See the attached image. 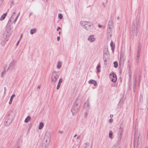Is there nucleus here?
<instances>
[{"mask_svg":"<svg viewBox=\"0 0 148 148\" xmlns=\"http://www.w3.org/2000/svg\"><path fill=\"white\" fill-rule=\"evenodd\" d=\"M94 36V35H93L89 36L88 38V40L91 42H94L95 40V38Z\"/></svg>","mask_w":148,"mask_h":148,"instance_id":"obj_12","label":"nucleus"},{"mask_svg":"<svg viewBox=\"0 0 148 148\" xmlns=\"http://www.w3.org/2000/svg\"><path fill=\"white\" fill-rule=\"evenodd\" d=\"M114 67L115 68H116L118 66V64L117 61H114Z\"/></svg>","mask_w":148,"mask_h":148,"instance_id":"obj_27","label":"nucleus"},{"mask_svg":"<svg viewBox=\"0 0 148 148\" xmlns=\"http://www.w3.org/2000/svg\"><path fill=\"white\" fill-rule=\"evenodd\" d=\"M13 3H14V1H11V3L12 4H13Z\"/></svg>","mask_w":148,"mask_h":148,"instance_id":"obj_59","label":"nucleus"},{"mask_svg":"<svg viewBox=\"0 0 148 148\" xmlns=\"http://www.w3.org/2000/svg\"><path fill=\"white\" fill-rule=\"evenodd\" d=\"M119 16H118V17H117V19L118 20H119Z\"/></svg>","mask_w":148,"mask_h":148,"instance_id":"obj_58","label":"nucleus"},{"mask_svg":"<svg viewBox=\"0 0 148 148\" xmlns=\"http://www.w3.org/2000/svg\"><path fill=\"white\" fill-rule=\"evenodd\" d=\"M124 103V101L122 99H121L119 102L118 107L119 108H120L123 106Z\"/></svg>","mask_w":148,"mask_h":148,"instance_id":"obj_13","label":"nucleus"},{"mask_svg":"<svg viewBox=\"0 0 148 148\" xmlns=\"http://www.w3.org/2000/svg\"><path fill=\"white\" fill-rule=\"evenodd\" d=\"M4 89H5V88H4Z\"/></svg>","mask_w":148,"mask_h":148,"instance_id":"obj_64","label":"nucleus"},{"mask_svg":"<svg viewBox=\"0 0 148 148\" xmlns=\"http://www.w3.org/2000/svg\"><path fill=\"white\" fill-rule=\"evenodd\" d=\"M113 116L112 114L110 115V117L111 118H112V117H113Z\"/></svg>","mask_w":148,"mask_h":148,"instance_id":"obj_51","label":"nucleus"},{"mask_svg":"<svg viewBox=\"0 0 148 148\" xmlns=\"http://www.w3.org/2000/svg\"><path fill=\"white\" fill-rule=\"evenodd\" d=\"M84 114L85 115V117H86L88 115V112H85L84 113Z\"/></svg>","mask_w":148,"mask_h":148,"instance_id":"obj_39","label":"nucleus"},{"mask_svg":"<svg viewBox=\"0 0 148 148\" xmlns=\"http://www.w3.org/2000/svg\"><path fill=\"white\" fill-rule=\"evenodd\" d=\"M22 36H23V34H21V37H20V38H19V40H21V38H22Z\"/></svg>","mask_w":148,"mask_h":148,"instance_id":"obj_47","label":"nucleus"},{"mask_svg":"<svg viewBox=\"0 0 148 148\" xmlns=\"http://www.w3.org/2000/svg\"><path fill=\"white\" fill-rule=\"evenodd\" d=\"M113 121V119H110L109 120V122L110 123L112 122Z\"/></svg>","mask_w":148,"mask_h":148,"instance_id":"obj_40","label":"nucleus"},{"mask_svg":"<svg viewBox=\"0 0 148 148\" xmlns=\"http://www.w3.org/2000/svg\"><path fill=\"white\" fill-rule=\"evenodd\" d=\"M136 84L135 83H134L133 86V91L134 92H135V90Z\"/></svg>","mask_w":148,"mask_h":148,"instance_id":"obj_32","label":"nucleus"},{"mask_svg":"<svg viewBox=\"0 0 148 148\" xmlns=\"http://www.w3.org/2000/svg\"><path fill=\"white\" fill-rule=\"evenodd\" d=\"M10 114H8L6 117V119L4 122L5 126H7L10 125L12 122V119L10 118Z\"/></svg>","mask_w":148,"mask_h":148,"instance_id":"obj_6","label":"nucleus"},{"mask_svg":"<svg viewBox=\"0 0 148 148\" xmlns=\"http://www.w3.org/2000/svg\"><path fill=\"white\" fill-rule=\"evenodd\" d=\"M61 66V64L60 62H58V64L57 65V68L58 69H60Z\"/></svg>","mask_w":148,"mask_h":148,"instance_id":"obj_25","label":"nucleus"},{"mask_svg":"<svg viewBox=\"0 0 148 148\" xmlns=\"http://www.w3.org/2000/svg\"><path fill=\"white\" fill-rule=\"evenodd\" d=\"M108 48H105L103 50V56L104 58L105 57V55L108 54Z\"/></svg>","mask_w":148,"mask_h":148,"instance_id":"obj_15","label":"nucleus"},{"mask_svg":"<svg viewBox=\"0 0 148 148\" xmlns=\"http://www.w3.org/2000/svg\"><path fill=\"white\" fill-rule=\"evenodd\" d=\"M58 17L60 19H62V15L60 13L58 15Z\"/></svg>","mask_w":148,"mask_h":148,"instance_id":"obj_33","label":"nucleus"},{"mask_svg":"<svg viewBox=\"0 0 148 148\" xmlns=\"http://www.w3.org/2000/svg\"><path fill=\"white\" fill-rule=\"evenodd\" d=\"M17 62L16 60H13L9 64V66L7 70L10 69L11 71H12L14 69L15 66L17 64Z\"/></svg>","mask_w":148,"mask_h":148,"instance_id":"obj_7","label":"nucleus"},{"mask_svg":"<svg viewBox=\"0 0 148 148\" xmlns=\"http://www.w3.org/2000/svg\"><path fill=\"white\" fill-rule=\"evenodd\" d=\"M32 12H31L29 13V16H30L31 15H32Z\"/></svg>","mask_w":148,"mask_h":148,"instance_id":"obj_53","label":"nucleus"},{"mask_svg":"<svg viewBox=\"0 0 148 148\" xmlns=\"http://www.w3.org/2000/svg\"><path fill=\"white\" fill-rule=\"evenodd\" d=\"M16 13V11H15L13 13V14H15Z\"/></svg>","mask_w":148,"mask_h":148,"instance_id":"obj_54","label":"nucleus"},{"mask_svg":"<svg viewBox=\"0 0 148 148\" xmlns=\"http://www.w3.org/2000/svg\"><path fill=\"white\" fill-rule=\"evenodd\" d=\"M132 29L133 31L135 30V23L134 22H133L132 23Z\"/></svg>","mask_w":148,"mask_h":148,"instance_id":"obj_30","label":"nucleus"},{"mask_svg":"<svg viewBox=\"0 0 148 148\" xmlns=\"http://www.w3.org/2000/svg\"><path fill=\"white\" fill-rule=\"evenodd\" d=\"M123 128L120 126L118 131V137L119 139L121 140L123 133Z\"/></svg>","mask_w":148,"mask_h":148,"instance_id":"obj_9","label":"nucleus"},{"mask_svg":"<svg viewBox=\"0 0 148 148\" xmlns=\"http://www.w3.org/2000/svg\"><path fill=\"white\" fill-rule=\"evenodd\" d=\"M141 49V44L139 43L138 45V49L137 52H140Z\"/></svg>","mask_w":148,"mask_h":148,"instance_id":"obj_26","label":"nucleus"},{"mask_svg":"<svg viewBox=\"0 0 148 148\" xmlns=\"http://www.w3.org/2000/svg\"><path fill=\"white\" fill-rule=\"evenodd\" d=\"M114 23L113 21L112 20H110L108 23V27L112 28L113 26Z\"/></svg>","mask_w":148,"mask_h":148,"instance_id":"obj_16","label":"nucleus"},{"mask_svg":"<svg viewBox=\"0 0 148 148\" xmlns=\"http://www.w3.org/2000/svg\"><path fill=\"white\" fill-rule=\"evenodd\" d=\"M61 29L60 27H58V28H57V31H58L59 29Z\"/></svg>","mask_w":148,"mask_h":148,"instance_id":"obj_43","label":"nucleus"},{"mask_svg":"<svg viewBox=\"0 0 148 148\" xmlns=\"http://www.w3.org/2000/svg\"><path fill=\"white\" fill-rule=\"evenodd\" d=\"M87 145V144L86 143H85L82 146V147L83 148H86V147Z\"/></svg>","mask_w":148,"mask_h":148,"instance_id":"obj_34","label":"nucleus"},{"mask_svg":"<svg viewBox=\"0 0 148 148\" xmlns=\"http://www.w3.org/2000/svg\"><path fill=\"white\" fill-rule=\"evenodd\" d=\"M139 24H140V23H139V20H137L136 21V30H137V28L139 27Z\"/></svg>","mask_w":148,"mask_h":148,"instance_id":"obj_23","label":"nucleus"},{"mask_svg":"<svg viewBox=\"0 0 148 148\" xmlns=\"http://www.w3.org/2000/svg\"><path fill=\"white\" fill-rule=\"evenodd\" d=\"M138 139L136 146V148H140V147L141 146V142L140 140H139V137H138V133H136V132H135L134 135V147H135V141L136 139Z\"/></svg>","mask_w":148,"mask_h":148,"instance_id":"obj_4","label":"nucleus"},{"mask_svg":"<svg viewBox=\"0 0 148 148\" xmlns=\"http://www.w3.org/2000/svg\"><path fill=\"white\" fill-rule=\"evenodd\" d=\"M109 77L110 79L113 82H115L117 80V77L116 75L114 73H112L111 74H110Z\"/></svg>","mask_w":148,"mask_h":148,"instance_id":"obj_8","label":"nucleus"},{"mask_svg":"<svg viewBox=\"0 0 148 148\" xmlns=\"http://www.w3.org/2000/svg\"><path fill=\"white\" fill-rule=\"evenodd\" d=\"M140 52H137V57H139V56L140 55Z\"/></svg>","mask_w":148,"mask_h":148,"instance_id":"obj_38","label":"nucleus"},{"mask_svg":"<svg viewBox=\"0 0 148 148\" xmlns=\"http://www.w3.org/2000/svg\"><path fill=\"white\" fill-rule=\"evenodd\" d=\"M112 148H116L115 146H113Z\"/></svg>","mask_w":148,"mask_h":148,"instance_id":"obj_56","label":"nucleus"},{"mask_svg":"<svg viewBox=\"0 0 148 148\" xmlns=\"http://www.w3.org/2000/svg\"><path fill=\"white\" fill-rule=\"evenodd\" d=\"M113 132L111 130H110L109 132V137L110 139H112V138Z\"/></svg>","mask_w":148,"mask_h":148,"instance_id":"obj_24","label":"nucleus"},{"mask_svg":"<svg viewBox=\"0 0 148 148\" xmlns=\"http://www.w3.org/2000/svg\"><path fill=\"white\" fill-rule=\"evenodd\" d=\"M88 83L93 84L95 86H97V82L94 80H90L88 81Z\"/></svg>","mask_w":148,"mask_h":148,"instance_id":"obj_14","label":"nucleus"},{"mask_svg":"<svg viewBox=\"0 0 148 148\" xmlns=\"http://www.w3.org/2000/svg\"><path fill=\"white\" fill-rule=\"evenodd\" d=\"M20 13V12H19L18 13V14H17L16 17L15 19L14 20V23H15L16 22V21L17 20L18 18V16H19V15Z\"/></svg>","mask_w":148,"mask_h":148,"instance_id":"obj_31","label":"nucleus"},{"mask_svg":"<svg viewBox=\"0 0 148 148\" xmlns=\"http://www.w3.org/2000/svg\"><path fill=\"white\" fill-rule=\"evenodd\" d=\"M5 67H4V70L2 71V72L1 74V76L2 77H3V75L5 74Z\"/></svg>","mask_w":148,"mask_h":148,"instance_id":"obj_29","label":"nucleus"},{"mask_svg":"<svg viewBox=\"0 0 148 148\" xmlns=\"http://www.w3.org/2000/svg\"><path fill=\"white\" fill-rule=\"evenodd\" d=\"M100 67V64H98L97 66L96 69L97 71V72H100V70L99 69V68Z\"/></svg>","mask_w":148,"mask_h":148,"instance_id":"obj_28","label":"nucleus"},{"mask_svg":"<svg viewBox=\"0 0 148 148\" xmlns=\"http://www.w3.org/2000/svg\"><path fill=\"white\" fill-rule=\"evenodd\" d=\"M36 29L34 28L30 30V33L31 34H33L36 32Z\"/></svg>","mask_w":148,"mask_h":148,"instance_id":"obj_21","label":"nucleus"},{"mask_svg":"<svg viewBox=\"0 0 148 148\" xmlns=\"http://www.w3.org/2000/svg\"><path fill=\"white\" fill-rule=\"evenodd\" d=\"M139 57H136V61L137 62H138V60H139Z\"/></svg>","mask_w":148,"mask_h":148,"instance_id":"obj_44","label":"nucleus"},{"mask_svg":"<svg viewBox=\"0 0 148 148\" xmlns=\"http://www.w3.org/2000/svg\"><path fill=\"white\" fill-rule=\"evenodd\" d=\"M77 99L74 103L71 109V111L72 113L73 116L75 115L76 114L77 112L78 109L79 108V106L78 105V104L76 103V100Z\"/></svg>","mask_w":148,"mask_h":148,"instance_id":"obj_2","label":"nucleus"},{"mask_svg":"<svg viewBox=\"0 0 148 148\" xmlns=\"http://www.w3.org/2000/svg\"><path fill=\"white\" fill-rule=\"evenodd\" d=\"M31 119V117L29 116H28L25 119L24 122L25 123H27L28 122V121L30 120Z\"/></svg>","mask_w":148,"mask_h":148,"instance_id":"obj_20","label":"nucleus"},{"mask_svg":"<svg viewBox=\"0 0 148 148\" xmlns=\"http://www.w3.org/2000/svg\"><path fill=\"white\" fill-rule=\"evenodd\" d=\"M60 33H61V32H60H60H59V34L60 35Z\"/></svg>","mask_w":148,"mask_h":148,"instance_id":"obj_61","label":"nucleus"},{"mask_svg":"<svg viewBox=\"0 0 148 148\" xmlns=\"http://www.w3.org/2000/svg\"><path fill=\"white\" fill-rule=\"evenodd\" d=\"M80 136H78L77 137V139H79L80 138Z\"/></svg>","mask_w":148,"mask_h":148,"instance_id":"obj_49","label":"nucleus"},{"mask_svg":"<svg viewBox=\"0 0 148 148\" xmlns=\"http://www.w3.org/2000/svg\"><path fill=\"white\" fill-rule=\"evenodd\" d=\"M114 47H111V50H112L113 52H114Z\"/></svg>","mask_w":148,"mask_h":148,"instance_id":"obj_41","label":"nucleus"},{"mask_svg":"<svg viewBox=\"0 0 148 148\" xmlns=\"http://www.w3.org/2000/svg\"><path fill=\"white\" fill-rule=\"evenodd\" d=\"M45 147H46V145L45 144V143L43 144H42V146L41 148H46Z\"/></svg>","mask_w":148,"mask_h":148,"instance_id":"obj_37","label":"nucleus"},{"mask_svg":"<svg viewBox=\"0 0 148 148\" xmlns=\"http://www.w3.org/2000/svg\"><path fill=\"white\" fill-rule=\"evenodd\" d=\"M43 126H44L43 123L42 122H40V123L39 125V126L38 127L39 129V130L41 129L42 128Z\"/></svg>","mask_w":148,"mask_h":148,"instance_id":"obj_22","label":"nucleus"},{"mask_svg":"<svg viewBox=\"0 0 148 148\" xmlns=\"http://www.w3.org/2000/svg\"><path fill=\"white\" fill-rule=\"evenodd\" d=\"M104 61H105L106 62V59H105H105H104Z\"/></svg>","mask_w":148,"mask_h":148,"instance_id":"obj_62","label":"nucleus"},{"mask_svg":"<svg viewBox=\"0 0 148 148\" xmlns=\"http://www.w3.org/2000/svg\"><path fill=\"white\" fill-rule=\"evenodd\" d=\"M124 60L125 58H124V55L122 53H121L120 56L119 65L121 64H123Z\"/></svg>","mask_w":148,"mask_h":148,"instance_id":"obj_11","label":"nucleus"},{"mask_svg":"<svg viewBox=\"0 0 148 148\" xmlns=\"http://www.w3.org/2000/svg\"><path fill=\"white\" fill-rule=\"evenodd\" d=\"M98 26L100 28H101L102 27V25H101L100 24H99L98 25Z\"/></svg>","mask_w":148,"mask_h":148,"instance_id":"obj_46","label":"nucleus"},{"mask_svg":"<svg viewBox=\"0 0 148 148\" xmlns=\"http://www.w3.org/2000/svg\"><path fill=\"white\" fill-rule=\"evenodd\" d=\"M76 136H77V134H75L74 136V137H75Z\"/></svg>","mask_w":148,"mask_h":148,"instance_id":"obj_60","label":"nucleus"},{"mask_svg":"<svg viewBox=\"0 0 148 148\" xmlns=\"http://www.w3.org/2000/svg\"><path fill=\"white\" fill-rule=\"evenodd\" d=\"M110 45L111 47H115V45H114L113 44V43L112 41H111L110 43Z\"/></svg>","mask_w":148,"mask_h":148,"instance_id":"obj_35","label":"nucleus"},{"mask_svg":"<svg viewBox=\"0 0 148 148\" xmlns=\"http://www.w3.org/2000/svg\"><path fill=\"white\" fill-rule=\"evenodd\" d=\"M4 89H5V88H4Z\"/></svg>","mask_w":148,"mask_h":148,"instance_id":"obj_63","label":"nucleus"},{"mask_svg":"<svg viewBox=\"0 0 148 148\" xmlns=\"http://www.w3.org/2000/svg\"><path fill=\"white\" fill-rule=\"evenodd\" d=\"M59 77L58 73L56 71H53L52 73L51 76V84H54Z\"/></svg>","mask_w":148,"mask_h":148,"instance_id":"obj_3","label":"nucleus"},{"mask_svg":"<svg viewBox=\"0 0 148 148\" xmlns=\"http://www.w3.org/2000/svg\"><path fill=\"white\" fill-rule=\"evenodd\" d=\"M51 136L50 132H47L44 138L43 141L47 143V144L48 145L50 143V140Z\"/></svg>","mask_w":148,"mask_h":148,"instance_id":"obj_5","label":"nucleus"},{"mask_svg":"<svg viewBox=\"0 0 148 148\" xmlns=\"http://www.w3.org/2000/svg\"><path fill=\"white\" fill-rule=\"evenodd\" d=\"M143 100V96L142 95H140V101H142Z\"/></svg>","mask_w":148,"mask_h":148,"instance_id":"obj_36","label":"nucleus"},{"mask_svg":"<svg viewBox=\"0 0 148 148\" xmlns=\"http://www.w3.org/2000/svg\"><path fill=\"white\" fill-rule=\"evenodd\" d=\"M80 23L83 27L88 31L90 30V27L93 25L91 22L88 21H81Z\"/></svg>","mask_w":148,"mask_h":148,"instance_id":"obj_1","label":"nucleus"},{"mask_svg":"<svg viewBox=\"0 0 148 148\" xmlns=\"http://www.w3.org/2000/svg\"><path fill=\"white\" fill-rule=\"evenodd\" d=\"M7 15V13H5L4 14H3L1 17L0 20L1 21H2L5 18L6 16Z\"/></svg>","mask_w":148,"mask_h":148,"instance_id":"obj_19","label":"nucleus"},{"mask_svg":"<svg viewBox=\"0 0 148 148\" xmlns=\"http://www.w3.org/2000/svg\"><path fill=\"white\" fill-rule=\"evenodd\" d=\"M102 4H103V6L104 7H105V4L104 3H102Z\"/></svg>","mask_w":148,"mask_h":148,"instance_id":"obj_52","label":"nucleus"},{"mask_svg":"<svg viewBox=\"0 0 148 148\" xmlns=\"http://www.w3.org/2000/svg\"><path fill=\"white\" fill-rule=\"evenodd\" d=\"M13 14H12V16H11V18H10L9 20V21H8V23L9 22H11V18H12V16H13Z\"/></svg>","mask_w":148,"mask_h":148,"instance_id":"obj_45","label":"nucleus"},{"mask_svg":"<svg viewBox=\"0 0 148 148\" xmlns=\"http://www.w3.org/2000/svg\"><path fill=\"white\" fill-rule=\"evenodd\" d=\"M62 78H60V79L59 82L56 88L57 89H58L60 88L61 83L62 82Z\"/></svg>","mask_w":148,"mask_h":148,"instance_id":"obj_17","label":"nucleus"},{"mask_svg":"<svg viewBox=\"0 0 148 148\" xmlns=\"http://www.w3.org/2000/svg\"><path fill=\"white\" fill-rule=\"evenodd\" d=\"M20 40H19L17 42L16 45V46H17L18 45V44L20 41Z\"/></svg>","mask_w":148,"mask_h":148,"instance_id":"obj_48","label":"nucleus"},{"mask_svg":"<svg viewBox=\"0 0 148 148\" xmlns=\"http://www.w3.org/2000/svg\"><path fill=\"white\" fill-rule=\"evenodd\" d=\"M40 88V86H38L37 88L39 89V88Z\"/></svg>","mask_w":148,"mask_h":148,"instance_id":"obj_55","label":"nucleus"},{"mask_svg":"<svg viewBox=\"0 0 148 148\" xmlns=\"http://www.w3.org/2000/svg\"><path fill=\"white\" fill-rule=\"evenodd\" d=\"M112 28L108 27L107 30V36L108 38H110L112 36Z\"/></svg>","mask_w":148,"mask_h":148,"instance_id":"obj_10","label":"nucleus"},{"mask_svg":"<svg viewBox=\"0 0 148 148\" xmlns=\"http://www.w3.org/2000/svg\"><path fill=\"white\" fill-rule=\"evenodd\" d=\"M60 40V37L59 36H58L57 37V40L58 41H59Z\"/></svg>","mask_w":148,"mask_h":148,"instance_id":"obj_42","label":"nucleus"},{"mask_svg":"<svg viewBox=\"0 0 148 148\" xmlns=\"http://www.w3.org/2000/svg\"><path fill=\"white\" fill-rule=\"evenodd\" d=\"M89 102H88L87 103V106L88 107L89 106Z\"/></svg>","mask_w":148,"mask_h":148,"instance_id":"obj_57","label":"nucleus"},{"mask_svg":"<svg viewBox=\"0 0 148 148\" xmlns=\"http://www.w3.org/2000/svg\"><path fill=\"white\" fill-rule=\"evenodd\" d=\"M59 132L61 134H62L63 133V132L62 131H61L60 130L59 131Z\"/></svg>","mask_w":148,"mask_h":148,"instance_id":"obj_50","label":"nucleus"},{"mask_svg":"<svg viewBox=\"0 0 148 148\" xmlns=\"http://www.w3.org/2000/svg\"><path fill=\"white\" fill-rule=\"evenodd\" d=\"M15 94H13L11 97H10V101L9 102V103L10 104H11L12 103V100H13V98L14 97H15Z\"/></svg>","mask_w":148,"mask_h":148,"instance_id":"obj_18","label":"nucleus"}]
</instances>
